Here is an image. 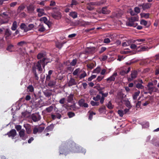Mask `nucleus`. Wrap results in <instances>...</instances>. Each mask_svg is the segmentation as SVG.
Here are the masks:
<instances>
[{"instance_id": "obj_47", "label": "nucleus", "mask_w": 159, "mask_h": 159, "mask_svg": "<svg viewBox=\"0 0 159 159\" xmlns=\"http://www.w3.org/2000/svg\"><path fill=\"white\" fill-rule=\"evenodd\" d=\"M107 107L109 109H111L113 108V106L112 104L111 101L109 102L107 105Z\"/></svg>"}, {"instance_id": "obj_22", "label": "nucleus", "mask_w": 159, "mask_h": 159, "mask_svg": "<svg viewBox=\"0 0 159 159\" xmlns=\"http://www.w3.org/2000/svg\"><path fill=\"white\" fill-rule=\"evenodd\" d=\"M69 15L70 16L72 17L73 19L76 18L78 16L77 12L75 11H72L70 12Z\"/></svg>"}, {"instance_id": "obj_6", "label": "nucleus", "mask_w": 159, "mask_h": 159, "mask_svg": "<svg viewBox=\"0 0 159 159\" xmlns=\"http://www.w3.org/2000/svg\"><path fill=\"white\" fill-rule=\"evenodd\" d=\"M99 94L102 95V96L101 99L100 100V103L101 104H102L104 103L105 98L107 97L108 95V92H107L105 93H104V91H102L100 90L99 92Z\"/></svg>"}, {"instance_id": "obj_50", "label": "nucleus", "mask_w": 159, "mask_h": 159, "mask_svg": "<svg viewBox=\"0 0 159 159\" xmlns=\"http://www.w3.org/2000/svg\"><path fill=\"white\" fill-rule=\"evenodd\" d=\"M77 60L76 59H74L70 63V65L71 66H75L77 63Z\"/></svg>"}, {"instance_id": "obj_12", "label": "nucleus", "mask_w": 159, "mask_h": 159, "mask_svg": "<svg viewBox=\"0 0 159 159\" xmlns=\"http://www.w3.org/2000/svg\"><path fill=\"white\" fill-rule=\"evenodd\" d=\"M77 82L73 78L71 77L69 81L68 82V86L69 87L71 86L77 84Z\"/></svg>"}, {"instance_id": "obj_64", "label": "nucleus", "mask_w": 159, "mask_h": 159, "mask_svg": "<svg viewBox=\"0 0 159 159\" xmlns=\"http://www.w3.org/2000/svg\"><path fill=\"white\" fill-rule=\"evenodd\" d=\"M41 20H43L44 21V23H46V22H47L48 20L46 17H44L42 18H41Z\"/></svg>"}, {"instance_id": "obj_53", "label": "nucleus", "mask_w": 159, "mask_h": 159, "mask_svg": "<svg viewBox=\"0 0 159 159\" xmlns=\"http://www.w3.org/2000/svg\"><path fill=\"white\" fill-rule=\"evenodd\" d=\"M106 108V107L105 106H102L99 109V112L102 113L103 112V111L105 110Z\"/></svg>"}, {"instance_id": "obj_4", "label": "nucleus", "mask_w": 159, "mask_h": 159, "mask_svg": "<svg viewBox=\"0 0 159 159\" xmlns=\"http://www.w3.org/2000/svg\"><path fill=\"white\" fill-rule=\"evenodd\" d=\"M16 135V132L15 129H12L9 132L4 135V136L7 135L9 137H11L13 139Z\"/></svg>"}, {"instance_id": "obj_43", "label": "nucleus", "mask_w": 159, "mask_h": 159, "mask_svg": "<svg viewBox=\"0 0 159 159\" xmlns=\"http://www.w3.org/2000/svg\"><path fill=\"white\" fill-rule=\"evenodd\" d=\"M90 103L93 106H98L99 105V102H95L93 101H91L90 102Z\"/></svg>"}, {"instance_id": "obj_44", "label": "nucleus", "mask_w": 159, "mask_h": 159, "mask_svg": "<svg viewBox=\"0 0 159 159\" xmlns=\"http://www.w3.org/2000/svg\"><path fill=\"white\" fill-rule=\"evenodd\" d=\"M53 107L52 106H51L46 109V111L48 112H50L53 109Z\"/></svg>"}, {"instance_id": "obj_52", "label": "nucleus", "mask_w": 159, "mask_h": 159, "mask_svg": "<svg viewBox=\"0 0 159 159\" xmlns=\"http://www.w3.org/2000/svg\"><path fill=\"white\" fill-rule=\"evenodd\" d=\"M38 129L39 133H41L42 132L43 130L44 129L45 127H42L39 126L38 128H37Z\"/></svg>"}, {"instance_id": "obj_33", "label": "nucleus", "mask_w": 159, "mask_h": 159, "mask_svg": "<svg viewBox=\"0 0 159 159\" xmlns=\"http://www.w3.org/2000/svg\"><path fill=\"white\" fill-rule=\"evenodd\" d=\"M89 119L91 120L93 118V115H95L96 114V113L93 111H89Z\"/></svg>"}, {"instance_id": "obj_45", "label": "nucleus", "mask_w": 159, "mask_h": 159, "mask_svg": "<svg viewBox=\"0 0 159 159\" xmlns=\"http://www.w3.org/2000/svg\"><path fill=\"white\" fill-rule=\"evenodd\" d=\"M85 102V100L84 99H81L78 102V103L79 106L80 107H82L83 105L84 104Z\"/></svg>"}, {"instance_id": "obj_9", "label": "nucleus", "mask_w": 159, "mask_h": 159, "mask_svg": "<svg viewBox=\"0 0 159 159\" xmlns=\"http://www.w3.org/2000/svg\"><path fill=\"white\" fill-rule=\"evenodd\" d=\"M148 90L149 91V93L150 94H152V92L154 91V88L152 83L151 82L149 83L147 85Z\"/></svg>"}, {"instance_id": "obj_24", "label": "nucleus", "mask_w": 159, "mask_h": 159, "mask_svg": "<svg viewBox=\"0 0 159 159\" xmlns=\"http://www.w3.org/2000/svg\"><path fill=\"white\" fill-rule=\"evenodd\" d=\"M54 127V125L52 124L46 128L45 129V131L47 132L52 131Z\"/></svg>"}, {"instance_id": "obj_29", "label": "nucleus", "mask_w": 159, "mask_h": 159, "mask_svg": "<svg viewBox=\"0 0 159 159\" xmlns=\"http://www.w3.org/2000/svg\"><path fill=\"white\" fill-rule=\"evenodd\" d=\"M17 22L16 21H14L12 24V26L11 27L12 30L14 31L17 28Z\"/></svg>"}, {"instance_id": "obj_17", "label": "nucleus", "mask_w": 159, "mask_h": 159, "mask_svg": "<svg viewBox=\"0 0 159 159\" xmlns=\"http://www.w3.org/2000/svg\"><path fill=\"white\" fill-rule=\"evenodd\" d=\"M107 7H103L102 10H101V12L103 14H109L110 12V11L107 9Z\"/></svg>"}, {"instance_id": "obj_41", "label": "nucleus", "mask_w": 159, "mask_h": 159, "mask_svg": "<svg viewBox=\"0 0 159 159\" xmlns=\"http://www.w3.org/2000/svg\"><path fill=\"white\" fill-rule=\"evenodd\" d=\"M101 68L100 67H98L93 71V73H98L101 70Z\"/></svg>"}, {"instance_id": "obj_7", "label": "nucleus", "mask_w": 159, "mask_h": 159, "mask_svg": "<svg viewBox=\"0 0 159 159\" xmlns=\"http://www.w3.org/2000/svg\"><path fill=\"white\" fill-rule=\"evenodd\" d=\"M117 75V73L116 72H114L111 76L107 78L106 80L109 83H110L112 81H114L115 80L116 77Z\"/></svg>"}, {"instance_id": "obj_60", "label": "nucleus", "mask_w": 159, "mask_h": 159, "mask_svg": "<svg viewBox=\"0 0 159 159\" xmlns=\"http://www.w3.org/2000/svg\"><path fill=\"white\" fill-rule=\"evenodd\" d=\"M17 4V2H13L11 3L10 4V7H13L16 6V5Z\"/></svg>"}, {"instance_id": "obj_34", "label": "nucleus", "mask_w": 159, "mask_h": 159, "mask_svg": "<svg viewBox=\"0 0 159 159\" xmlns=\"http://www.w3.org/2000/svg\"><path fill=\"white\" fill-rule=\"evenodd\" d=\"M37 58L38 59L42 60L43 58H45V55L43 53H39L37 56Z\"/></svg>"}, {"instance_id": "obj_32", "label": "nucleus", "mask_w": 159, "mask_h": 159, "mask_svg": "<svg viewBox=\"0 0 159 159\" xmlns=\"http://www.w3.org/2000/svg\"><path fill=\"white\" fill-rule=\"evenodd\" d=\"M140 91H139L135 92L134 93L133 95V99L134 100H136L137 98L139 96V94H140Z\"/></svg>"}, {"instance_id": "obj_13", "label": "nucleus", "mask_w": 159, "mask_h": 159, "mask_svg": "<svg viewBox=\"0 0 159 159\" xmlns=\"http://www.w3.org/2000/svg\"><path fill=\"white\" fill-rule=\"evenodd\" d=\"M27 10L28 13H33L35 10V7L33 5L30 4L27 7Z\"/></svg>"}, {"instance_id": "obj_18", "label": "nucleus", "mask_w": 159, "mask_h": 159, "mask_svg": "<svg viewBox=\"0 0 159 159\" xmlns=\"http://www.w3.org/2000/svg\"><path fill=\"white\" fill-rule=\"evenodd\" d=\"M11 34V30L8 29H7L5 30V38L7 39L9 38Z\"/></svg>"}, {"instance_id": "obj_14", "label": "nucleus", "mask_w": 159, "mask_h": 159, "mask_svg": "<svg viewBox=\"0 0 159 159\" xmlns=\"http://www.w3.org/2000/svg\"><path fill=\"white\" fill-rule=\"evenodd\" d=\"M43 93L46 97L49 98L52 95V90H47L43 91Z\"/></svg>"}, {"instance_id": "obj_51", "label": "nucleus", "mask_w": 159, "mask_h": 159, "mask_svg": "<svg viewBox=\"0 0 159 159\" xmlns=\"http://www.w3.org/2000/svg\"><path fill=\"white\" fill-rule=\"evenodd\" d=\"M106 2L105 0H102L99 2H97V5L99 6L104 4Z\"/></svg>"}, {"instance_id": "obj_39", "label": "nucleus", "mask_w": 159, "mask_h": 159, "mask_svg": "<svg viewBox=\"0 0 159 159\" xmlns=\"http://www.w3.org/2000/svg\"><path fill=\"white\" fill-rule=\"evenodd\" d=\"M78 4V2L75 0H72L71 1V3L70 4V7H73V6L76 5Z\"/></svg>"}, {"instance_id": "obj_27", "label": "nucleus", "mask_w": 159, "mask_h": 159, "mask_svg": "<svg viewBox=\"0 0 159 159\" xmlns=\"http://www.w3.org/2000/svg\"><path fill=\"white\" fill-rule=\"evenodd\" d=\"M24 126L25 128L27 133L28 134H30L31 132L30 127L27 125L26 126L25 125H24Z\"/></svg>"}, {"instance_id": "obj_63", "label": "nucleus", "mask_w": 159, "mask_h": 159, "mask_svg": "<svg viewBox=\"0 0 159 159\" xmlns=\"http://www.w3.org/2000/svg\"><path fill=\"white\" fill-rule=\"evenodd\" d=\"M104 76H99L97 77V80L99 82L102 80Z\"/></svg>"}, {"instance_id": "obj_56", "label": "nucleus", "mask_w": 159, "mask_h": 159, "mask_svg": "<svg viewBox=\"0 0 159 159\" xmlns=\"http://www.w3.org/2000/svg\"><path fill=\"white\" fill-rule=\"evenodd\" d=\"M134 11L136 13L138 14L140 13V10L139 7H136L134 8Z\"/></svg>"}, {"instance_id": "obj_3", "label": "nucleus", "mask_w": 159, "mask_h": 159, "mask_svg": "<svg viewBox=\"0 0 159 159\" xmlns=\"http://www.w3.org/2000/svg\"><path fill=\"white\" fill-rule=\"evenodd\" d=\"M128 20V21L126 22V25L128 26L135 27L137 24V23H135L134 22L139 20V16H135L131 17L129 18Z\"/></svg>"}, {"instance_id": "obj_61", "label": "nucleus", "mask_w": 159, "mask_h": 159, "mask_svg": "<svg viewBox=\"0 0 159 159\" xmlns=\"http://www.w3.org/2000/svg\"><path fill=\"white\" fill-rule=\"evenodd\" d=\"M145 41V39H136L135 42H140L141 43L143 42H144Z\"/></svg>"}, {"instance_id": "obj_31", "label": "nucleus", "mask_w": 159, "mask_h": 159, "mask_svg": "<svg viewBox=\"0 0 159 159\" xmlns=\"http://www.w3.org/2000/svg\"><path fill=\"white\" fill-rule=\"evenodd\" d=\"M14 48V46L13 45L11 44L9 45L7 48V51H8L10 52H12V49Z\"/></svg>"}, {"instance_id": "obj_1", "label": "nucleus", "mask_w": 159, "mask_h": 159, "mask_svg": "<svg viewBox=\"0 0 159 159\" xmlns=\"http://www.w3.org/2000/svg\"><path fill=\"white\" fill-rule=\"evenodd\" d=\"M78 147L76 146L75 143L73 141L69 142L67 148L65 149L61 148L60 150V155L64 153L65 154H68L70 152H77Z\"/></svg>"}, {"instance_id": "obj_2", "label": "nucleus", "mask_w": 159, "mask_h": 159, "mask_svg": "<svg viewBox=\"0 0 159 159\" xmlns=\"http://www.w3.org/2000/svg\"><path fill=\"white\" fill-rule=\"evenodd\" d=\"M42 63L41 61H39L36 65H34L32 67V72L34 74L35 80H38L39 79V77L37 74L36 69L38 70V73L40 74L42 73L43 71V69L41 67Z\"/></svg>"}, {"instance_id": "obj_40", "label": "nucleus", "mask_w": 159, "mask_h": 159, "mask_svg": "<svg viewBox=\"0 0 159 159\" xmlns=\"http://www.w3.org/2000/svg\"><path fill=\"white\" fill-rule=\"evenodd\" d=\"M67 115L69 118H71L74 116L75 114L74 112L71 111H70L68 112Z\"/></svg>"}, {"instance_id": "obj_23", "label": "nucleus", "mask_w": 159, "mask_h": 159, "mask_svg": "<svg viewBox=\"0 0 159 159\" xmlns=\"http://www.w3.org/2000/svg\"><path fill=\"white\" fill-rule=\"evenodd\" d=\"M66 42L63 41L62 42H57L56 43V46L57 48L59 49H61L63 46L64 44L66 43Z\"/></svg>"}, {"instance_id": "obj_26", "label": "nucleus", "mask_w": 159, "mask_h": 159, "mask_svg": "<svg viewBox=\"0 0 159 159\" xmlns=\"http://www.w3.org/2000/svg\"><path fill=\"white\" fill-rule=\"evenodd\" d=\"M38 31L41 32L44 31L45 30V29L43 25L40 24L38 26Z\"/></svg>"}, {"instance_id": "obj_49", "label": "nucleus", "mask_w": 159, "mask_h": 159, "mask_svg": "<svg viewBox=\"0 0 159 159\" xmlns=\"http://www.w3.org/2000/svg\"><path fill=\"white\" fill-rule=\"evenodd\" d=\"M80 70V68H78L75 70L73 72V74L74 75H76L78 73H80V72H79Z\"/></svg>"}, {"instance_id": "obj_5", "label": "nucleus", "mask_w": 159, "mask_h": 159, "mask_svg": "<svg viewBox=\"0 0 159 159\" xmlns=\"http://www.w3.org/2000/svg\"><path fill=\"white\" fill-rule=\"evenodd\" d=\"M25 130L22 129L19 133L20 137L23 140H25L28 138V136L25 133Z\"/></svg>"}, {"instance_id": "obj_36", "label": "nucleus", "mask_w": 159, "mask_h": 159, "mask_svg": "<svg viewBox=\"0 0 159 159\" xmlns=\"http://www.w3.org/2000/svg\"><path fill=\"white\" fill-rule=\"evenodd\" d=\"M27 42L25 41H21L17 43V45L19 46L22 47L27 44Z\"/></svg>"}, {"instance_id": "obj_16", "label": "nucleus", "mask_w": 159, "mask_h": 159, "mask_svg": "<svg viewBox=\"0 0 159 159\" xmlns=\"http://www.w3.org/2000/svg\"><path fill=\"white\" fill-rule=\"evenodd\" d=\"M48 59L46 58H43L42 60H40L41 61L42 65L44 69L46 65H47L48 63L49 62L47 61Z\"/></svg>"}, {"instance_id": "obj_30", "label": "nucleus", "mask_w": 159, "mask_h": 159, "mask_svg": "<svg viewBox=\"0 0 159 159\" xmlns=\"http://www.w3.org/2000/svg\"><path fill=\"white\" fill-rule=\"evenodd\" d=\"M74 95L70 94L67 97V101L68 102H71L73 100Z\"/></svg>"}, {"instance_id": "obj_15", "label": "nucleus", "mask_w": 159, "mask_h": 159, "mask_svg": "<svg viewBox=\"0 0 159 159\" xmlns=\"http://www.w3.org/2000/svg\"><path fill=\"white\" fill-rule=\"evenodd\" d=\"M36 11L38 13V16L39 17L45 15L44 12V9H43L37 8Z\"/></svg>"}, {"instance_id": "obj_59", "label": "nucleus", "mask_w": 159, "mask_h": 159, "mask_svg": "<svg viewBox=\"0 0 159 159\" xmlns=\"http://www.w3.org/2000/svg\"><path fill=\"white\" fill-rule=\"evenodd\" d=\"M66 99L64 98H61L59 101V103L61 104H63L65 102Z\"/></svg>"}, {"instance_id": "obj_38", "label": "nucleus", "mask_w": 159, "mask_h": 159, "mask_svg": "<svg viewBox=\"0 0 159 159\" xmlns=\"http://www.w3.org/2000/svg\"><path fill=\"white\" fill-rule=\"evenodd\" d=\"M28 90L29 92H32L34 91V88L32 85H30L27 87Z\"/></svg>"}, {"instance_id": "obj_28", "label": "nucleus", "mask_w": 159, "mask_h": 159, "mask_svg": "<svg viewBox=\"0 0 159 159\" xmlns=\"http://www.w3.org/2000/svg\"><path fill=\"white\" fill-rule=\"evenodd\" d=\"M49 82L48 84V86L50 87H52L55 86L56 84V82L54 80H50L48 81Z\"/></svg>"}, {"instance_id": "obj_20", "label": "nucleus", "mask_w": 159, "mask_h": 159, "mask_svg": "<svg viewBox=\"0 0 159 159\" xmlns=\"http://www.w3.org/2000/svg\"><path fill=\"white\" fill-rule=\"evenodd\" d=\"M130 67H129L127 68V70L126 71L125 70H123L120 71V74L121 75H124L125 74H128L130 70Z\"/></svg>"}, {"instance_id": "obj_46", "label": "nucleus", "mask_w": 159, "mask_h": 159, "mask_svg": "<svg viewBox=\"0 0 159 159\" xmlns=\"http://www.w3.org/2000/svg\"><path fill=\"white\" fill-rule=\"evenodd\" d=\"M125 105L126 106L129 108V109H130L132 107V106L130 104V103L129 101L128 100L126 101L125 102Z\"/></svg>"}, {"instance_id": "obj_57", "label": "nucleus", "mask_w": 159, "mask_h": 159, "mask_svg": "<svg viewBox=\"0 0 159 159\" xmlns=\"http://www.w3.org/2000/svg\"><path fill=\"white\" fill-rule=\"evenodd\" d=\"M140 24L141 25H143L144 26H146L147 24V22L144 20H142L140 22Z\"/></svg>"}, {"instance_id": "obj_8", "label": "nucleus", "mask_w": 159, "mask_h": 159, "mask_svg": "<svg viewBox=\"0 0 159 159\" xmlns=\"http://www.w3.org/2000/svg\"><path fill=\"white\" fill-rule=\"evenodd\" d=\"M151 6V4L150 3H143L142 4H139V6L140 7H142L143 10H145L146 9H147L150 8Z\"/></svg>"}, {"instance_id": "obj_35", "label": "nucleus", "mask_w": 159, "mask_h": 159, "mask_svg": "<svg viewBox=\"0 0 159 159\" xmlns=\"http://www.w3.org/2000/svg\"><path fill=\"white\" fill-rule=\"evenodd\" d=\"M140 15L142 17H144L146 18H148L149 17L150 14L148 13H141Z\"/></svg>"}, {"instance_id": "obj_54", "label": "nucleus", "mask_w": 159, "mask_h": 159, "mask_svg": "<svg viewBox=\"0 0 159 159\" xmlns=\"http://www.w3.org/2000/svg\"><path fill=\"white\" fill-rule=\"evenodd\" d=\"M107 49V48L106 47H102L101 48V49L99 52V54H101L104 52Z\"/></svg>"}, {"instance_id": "obj_58", "label": "nucleus", "mask_w": 159, "mask_h": 159, "mask_svg": "<svg viewBox=\"0 0 159 159\" xmlns=\"http://www.w3.org/2000/svg\"><path fill=\"white\" fill-rule=\"evenodd\" d=\"M15 128L17 131H20L21 130V126L20 125H16L15 126Z\"/></svg>"}, {"instance_id": "obj_25", "label": "nucleus", "mask_w": 159, "mask_h": 159, "mask_svg": "<svg viewBox=\"0 0 159 159\" xmlns=\"http://www.w3.org/2000/svg\"><path fill=\"white\" fill-rule=\"evenodd\" d=\"M136 81L134 82V84H135V87L138 89H143L144 88V86L142 84H141L139 83L136 84Z\"/></svg>"}, {"instance_id": "obj_62", "label": "nucleus", "mask_w": 159, "mask_h": 159, "mask_svg": "<svg viewBox=\"0 0 159 159\" xmlns=\"http://www.w3.org/2000/svg\"><path fill=\"white\" fill-rule=\"evenodd\" d=\"M103 42L105 43H109L110 42V40L108 38H105L104 39Z\"/></svg>"}, {"instance_id": "obj_11", "label": "nucleus", "mask_w": 159, "mask_h": 159, "mask_svg": "<svg viewBox=\"0 0 159 159\" xmlns=\"http://www.w3.org/2000/svg\"><path fill=\"white\" fill-rule=\"evenodd\" d=\"M52 17L55 19H59L61 17V13L59 11L54 12L52 14Z\"/></svg>"}, {"instance_id": "obj_48", "label": "nucleus", "mask_w": 159, "mask_h": 159, "mask_svg": "<svg viewBox=\"0 0 159 159\" xmlns=\"http://www.w3.org/2000/svg\"><path fill=\"white\" fill-rule=\"evenodd\" d=\"M117 113L120 116L122 117L123 116L124 113L123 111L122 110H119L117 111Z\"/></svg>"}, {"instance_id": "obj_55", "label": "nucleus", "mask_w": 159, "mask_h": 159, "mask_svg": "<svg viewBox=\"0 0 159 159\" xmlns=\"http://www.w3.org/2000/svg\"><path fill=\"white\" fill-rule=\"evenodd\" d=\"M26 25L24 23H21L20 25V28L21 29L23 30H24V31H25V29L26 27Z\"/></svg>"}, {"instance_id": "obj_42", "label": "nucleus", "mask_w": 159, "mask_h": 159, "mask_svg": "<svg viewBox=\"0 0 159 159\" xmlns=\"http://www.w3.org/2000/svg\"><path fill=\"white\" fill-rule=\"evenodd\" d=\"M87 74L85 72L83 71V72L80 75L79 78L80 79L84 78L87 76Z\"/></svg>"}, {"instance_id": "obj_21", "label": "nucleus", "mask_w": 159, "mask_h": 159, "mask_svg": "<svg viewBox=\"0 0 159 159\" xmlns=\"http://www.w3.org/2000/svg\"><path fill=\"white\" fill-rule=\"evenodd\" d=\"M25 6L24 4H21L18 8L17 10V12L19 13L21 11L23 10L25 8Z\"/></svg>"}, {"instance_id": "obj_19", "label": "nucleus", "mask_w": 159, "mask_h": 159, "mask_svg": "<svg viewBox=\"0 0 159 159\" xmlns=\"http://www.w3.org/2000/svg\"><path fill=\"white\" fill-rule=\"evenodd\" d=\"M138 75V72L136 70H134L131 71V77L132 79H135Z\"/></svg>"}, {"instance_id": "obj_10", "label": "nucleus", "mask_w": 159, "mask_h": 159, "mask_svg": "<svg viewBox=\"0 0 159 159\" xmlns=\"http://www.w3.org/2000/svg\"><path fill=\"white\" fill-rule=\"evenodd\" d=\"M31 119L34 122L39 121L41 119V116L37 114H33L31 115Z\"/></svg>"}, {"instance_id": "obj_37", "label": "nucleus", "mask_w": 159, "mask_h": 159, "mask_svg": "<svg viewBox=\"0 0 159 159\" xmlns=\"http://www.w3.org/2000/svg\"><path fill=\"white\" fill-rule=\"evenodd\" d=\"M101 96L100 95H97L96 97H93V99L95 101H97L99 100H100L101 99Z\"/></svg>"}]
</instances>
